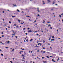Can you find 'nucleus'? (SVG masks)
Returning a JSON list of instances; mask_svg holds the SVG:
<instances>
[{"label": "nucleus", "instance_id": "f257e3e1", "mask_svg": "<svg viewBox=\"0 0 63 63\" xmlns=\"http://www.w3.org/2000/svg\"><path fill=\"white\" fill-rule=\"evenodd\" d=\"M22 56L23 57V59H25V58H24V57H25V55H23V54H22Z\"/></svg>", "mask_w": 63, "mask_h": 63}, {"label": "nucleus", "instance_id": "f03ea898", "mask_svg": "<svg viewBox=\"0 0 63 63\" xmlns=\"http://www.w3.org/2000/svg\"><path fill=\"white\" fill-rule=\"evenodd\" d=\"M32 31H31V30H30L28 31V32L29 33V32H32Z\"/></svg>", "mask_w": 63, "mask_h": 63}, {"label": "nucleus", "instance_id": "7ed1b4c3", "mask_svg": "<svg viewBox=\"0 0 63 63\" xmlns=\"http://www.w3.org/2000/svg\"><path fill=\"white\" fill-rule=\"evenodd\" d=\"M37 11H38V12H40V10H39V8H37Z\"/></svg>", "mask_w": 63, "mask_h": 63}, {"label": "nucleus", "instance_id": "20e7f679", "mask_svg": "<svg viewBox=\"0 0 63 63\" xmlns=\"http://www.w3.org/2000/svg\"><path fill=\"white\" fill-rule=\"evenodd\" d=\"M12 32H13V33L14 34H15V31H14V30H12Z\"/></svg>", "mask_w": 63, "mask_h": 63}, {"label": "nucleus", "instance_id": "39448f33", "mask_svg": "<svg viewBox=\"0 0 63 63\" xmlns=\"http://www.w3.org/2000/svg\"><path fill=\"white\" fill-rule=\"evenodd\" d=\"M33 41V39H32L31 40H30V42H32Z\"/></svg>", "mask_w": 63, "mask_h": 63}, {"label": "nucleus", "instance_id": "423d86ee", "mask_svg": "<svg viewBox=\"0 0 63 63\" xmlns=\"http://www.w3.org/2000/svg\"><path fill=\"white\" fill-rule=\"evenodd\" d=\"M47 1L49 3L50 2V1L49 0H47Z\"/></svg>", "mask_w": 63, "mask_h": 63}, {"label": "nucleus", "instance_id": "0eeeda50", "mask_svg": "<svg viewBox=\"0 0 63 63\" xmlns=\"http://www.w3.org/2000/svg\"><path fill=\"white\" fill-rule=\"evenodd\" d=\"M12 17H16V16H12Z\"/></svg>", "mask_w": 63, "mask_h": 63}, {"label": "nucleus", "instance_id": "6e6552de", "mask_svg": "<svg viewBox=\"0 0 63 63\" xmlns=\"http://www.w3.org/2000/svg\"><path fill=\"white\" fill-rule=\"evenodd\" d=\"M17 12H20V11H19V10L18 9L17 10Z\"/></svg>", "mask_w": 63, "mask_h": 63}, {"label": "nucleus", "instance_id": "1a4fd4ad", "mask_svg": "<svg viewBox=\"0 0 63 63\" xmlns=\"http://www.w3.org/2000/svg\"><path fill=\"white\" fill-rule=\"evenodd\" d=\"M26 29L25 28H23V30H24V31H25V30Z\"/></svg>", "mask_w": 63, "mask_h": 63}, {"label": "nucleus", "instance_id": "9d476101", "mask_svg": "<svg viewBox=\"0 0 63 63\" xmlns=\"http://www.w3.org/2000/svg\"><path fill=\"white\" fill-rule=\"evenodd\" d=\"M52 39H54V36H52Z\"/></svg>", "mask_w": 63, "mask_h": 63}, {"label": "nucleus", "instance_id": "9b49d317", "mask_svg": "<svg viewBox=\"0 0 63 63\" xmlns=\"http://www.w3.org/2000/svg\"><path fill=\"white\" fill-rule=\"evenodd\" d=\"M46 57H47V58H49V57H48V56H46Z\"/></svg>", "mask_w": 63, "mask_h": 63}, {"label": "nucleus", "instance_id": "f8f14e48", "mask_svg": "<svg viewBox=\"0 0 63 63\" xmlns=\"http://www.w3.org/2000/svg\"><path fill=\"white\" fill-rule=\"evenodd\" d=\"M16 28H18V26L17 25V26L16 27Z\"/></svg>", "mask_w": 63, "mask_h": 63}, {"label": "nucleus", "instance_id": "ddd939ff", "mask_svg": "<svg viewBox=\"0 0 63 63\" xmlns=\"http://www.w3.org/2000/svg\"><path fill=\"white\" fill-rule=\"evenodd\" d=\"M51 39V38H50L48 40H49V41H50V40Z\"/></svg>", "mask_w": 63, "mask_h": 63}, {"label": "nucleus", "instance_id": "4468645a", "mask_svg": "<svg viewBox=\"0 0 63 63\" xmlns=\"http://www.w3.org/2000/svg\"><path fill=\"white\" fill-rule=\"evenodd\" d=\"M49 26H51V25L50 24H49L48 26V27H49Z\"/></svg>", "mask_w": 63, "mask_h": 63}, {"label": "nucleus", "instance_id": "2eb2a0df", "mask_svg": "<svg viewBox=\"0 0 63 63\" xmlns=\"http://www.w3.org/2000/svg\"><path fill=\"white\" fill-rule=\"evenodd\" d=\"M60 17H62V16L61 15H59Z\"/></svg>", "mask_w": 63, "mask_h": 63}, {"label": "nucleus", "instance_id": "dca6fc26", "mask_svg": "<svg viewBox=\"0 0 63 63\" xmlns=\"http://www.w3.org/2000/svg\"><path fill=\"white\" fill-rule=\"evenodd\" d=\"M5 43H6V44H8V41H6L5 42Z\"/></svg>", "mask_w": 63, "mask_h": 63}, {"label": "nucleus", "instance_id": "f3484780", "mask_svg": "<svg viewBox=\"0 0 63 63\" xmlns=\"http://www.w3.org/2000/svg\"><path fill=\"white\" fill-rule=\"evenodd\" d=\"M54 3H55V2H54V1H53V4H54Z\"/></svg>", "mask_w": 63, "mask_h": 63}, {"label": "nucleus", "instance_id": "a211bd4d", "mask_svg": "<svg viewBox=\"0 0 63 63\" xmlns=\"http://www.w3.org/2000/svg\"><path fill=\"white\" fill-rule=\"evenodd\" d=\"M14 50H15V49H13L12 50V51H14Z\"/></svg>", "mask_w": 63, "mask_h": 63}, {"label": "nucleus", "instance_id": "6ab92c4d", "mask_svg": "<svg viewBox=\"0 0 63 63\" xmlns=\"http://www.w3.org/2000/svg\"><path fill=\"white\" fill-rule=\"evenodd\" d=\"M12 35H13V36H15V34H12Z\"/></svg>", "mask_w": 63, "mask_h": 63}, {"label": "nucleus", "instance_id": "aec40b11", "mask_svg": "<svg viewBox=\"0 0 63 63\" xmlns=\"http://www.w3.org/2000/svg\"><path fill=\"white\" fill-rule=\"evenodd\" d=\"M18 21L19 22H20V20H18Z\"/></svg>", "mask_w": 63, "mask_h": 63}, {"label": "nucleus", "instance_id": "412c9836", "mask_svg": "<svg viewBox=\"0 0 63 63\" xmlns=\"http://www.w3.org/2000/svg\"><path fill=\"white\" fill-rule=\"evenodd\" d=\"M15 37H16V38L17 39V36H15Z\"/></svg>", "mask_w": 63, "mask_h": 63}, {"label": "nucleus", "instance_id": "4be33fe9", "mask_svg": "<svg viewBox=\"0 0 63 63\" xmlns=\"http://www.w3.org/2000/svg\"><path fill=\"white\" fill-rule=\"evenodd\" d=\"M44 62V63H47V62H46V61H44V62Z\"/></svg>", "mask_w": 63, "mask_h": 63}, {"label": "nucleus", "instance_id": "5701e85b", "mask_svg": "<svg viewBox=\"0 0 63 63\" xmlns=\"http://www.w3.org/2000/svg\"><path fill=\"white\" fill-rule=\"evenodd\" d=\"M59 58H58V59H57V61H59Z\"/></svg>", "mask_w": 63, "mask_h": 63}, {"label": "nucleus", "instance_id": "b1692460", "mask_svg": "<svg viewBox=\"0 0 63 63\" xmlns=\"http://www.w3.org/2000/svg\"><path fill=\"white\" fill-rule=\"evenodd\" d=\"M51 41H54V39H51Z\"/></svg>", "mask_w": 63, "mask_h": 63}, {"label": "nucleus", "instance_id": "393cba45", "mask_svg": "<svg viewBox=\"0 0 63 63\" xmlns=\"http://www.w3.org/2000/svg\"><path fill=\"white\" fill-rule=\"evenodd\" d=\"M50 28L51 29H52V28L51 27H50Z\"/></svg>", "mask_w": 63, "mask_h": 63}, {"label": "nucleus", "instance_id": "a878e982", "mask_svg": "<svg viewBox=\"0 0 63 63\" xmlns=\"http://www.w3.org/2000/svg\"><path fill=\"white\" fill-rule=\"evenodd\" d=\"M45 40H43V43H45Z\"/></svg>", "mask_w": 63, "mask_h": 63}, {"label": "nucleus", "instance_id": "bb28decb", "mask_svg": "<svg viewBox=\"0 0 63 63\" xmlns=\"http://www.w3.org/2000/svg\"><path fill=\"white\" fill-rule=\"evenodd\" d=\"M10 42V41H8V42H8V43H9V42Z\"/></svg>", "mask_w": 63, "mask_h": 63}, {"label": "nucleus", "instance_id": "cd10ccee", "mask_svg": "<svg viewBox=\"0 0 63 63\" xmlns=\"http://www.w3.org/2000/svg\"><path fill=\"white\" fill-rule=\"evenodd\" d=\"M39 45H40V43H38V45L39 46Z\"/></svg>", "mask_w": 63, "mask_h": 63}, {"label": "nucleus", "instance_id": "c85d7f7f", "mask_svg": "<svg viewBox=\"0 0 63 63\" xmlns=\"http://www.w3.org/2000/svg\"><path fill=\"white\" fill-rule=\"evenodd\" d=\"M26 41H27V42H28V39H27Z\"/></svg>", "mask_w": 63, "mask_h": 63}, {"label": "nucleus", "instance_id": "c756f323", "mask_svg": "<svg viewBox=\"0 0 63 63\" xmlns=\"http://www.w3.org/2000/svg\"><path fill=\"white\" fill-rule=\"evenodd\" d=\"M8 27V28H11V27Z\"/></svg>", "mask_w": 63, "mask_h": 63}, {"label": "nucleus", "instance_id": "7c9ffc66", "mask_svg": "<svg viewBox=\"0 0 63 63\" xmlns=\"http://www.w3.org/2000/svg\"><path fill=\"white\" fill-rule=\"evenodd\" d=\"M14 7H15V6H16V5H14Z\"/></svg>", "mask_w": 63, "mask_h": 63}, {"label": "nucleus", "instance_id": "2f4dec72", "mask_svg": "<svg viewBox=\"0 0 63 63\" xmlns=\"http://www.w3.org/2000/svg\"><path fill=\"white\" fill-rule=\"evenodd\" d=\"M45 22V21L43 20V23H44Z\"/></svg>", "mask_w": 63, "mask_h": 63}, {"label": "nucleus", "instance_id": "473e14b6", "mask_svg": "<svg viewBox=\"0 0 63 63\" xmlns=\"http://www.w3.org/2000/svg\"><path fill=\"white\" fill-rule=\"evenodd\" d=\"M5 48H8V47H5Z\"/></svg>", "mask_w": 63, "mask_h": 63}, {"label": "nucleus", "instance_id": "72a5a7b5", "mask_svg": "<svg viewBox=\"0 0 63 63\" xmlns=\"http://www.w3.org/2000/svg\"><path fill=\"white\" fill-rule=\"evenodd\" d=\"M1 56H3V54H1Z\"/></svg>", "mask_w": 63, "mask_h": 63}, {"label": "nucleus", "instance_id": "f704fd0d", "mask_svg": "<svg viewBox=\"0 0 63 63\" xmlns=\"http://www.w3.org/2000/svg\"><path fill=\"white\" fill-rule=\"evenodd\" d=\"M28 30H29V29H30V28H28Z\"/></svg>", "mask_w": 63, "mask_h": 63}, {"label": "nucleus", "instance_id": "c9c22d12", "mask_svg": "<svg viewBox=\"0 0 63 63\" xmlns=\"http://www.w3.org/2000/svg\"><path fill=\"white\" fill-rule=\"evenodd\" d=\"M23 23H24V22H23V23H21V24H23Z\"/></svg>", "mask_w": 63, "mask_h": 63}, {"label": "nucleus", "instance_id": "e433bc0d", "mask_svg": "<svg viewBox=\"0 0 63 63\" xmlns=\"http://www.w3.org/2000/svg\"><path fill=\"white\" fill-rule=\"evenodd\" d=\"M37 16H40V15L39 14L37 15Z\"/></svg>", "mask_w": 63, "mask_h": 63}, {"label": "nucleus", "instance_id": "4c0bfd02", "mask_svg": "<svg viewBox=\"0 0 63 63\" xmlns=\"http://www.w3.org/2000/svg\"><path fill=\"white\" fill-rule=\"evenodd\" d=\"M11 23V21H9V23Z\"/></svg>", "mask_w": 63, "mask_h": 63}, {"label": "nucleus", "instance_id": "58836bf2", "mask_svg": "<svg viewBox=\"0 0 63 63\" xmlns=\"http://www.w3.org/2000/svg\"><path fill=\"white\" fill-rule=\"evenodd\" d=\"M41 52H43V51L41 50Z\"/></svg>", "mask_w": 63, "mask_h": 63}, {"label": "nucleus", "instance_id": "ea45409f", "mask_svg": "<svg viewBox=\"0 0 63 63\" xmlns=\"http://www.w3.org/2000/svg\"><path fill=\"white\" fill-rule=\"evenodd\" d=\"M45 52H46V51H44V52H43V53H45Z\"/></svg>", "mask_w": 63, "mask_h": 63}, {"label": "nucleus", "instance_id": "a19ab883", "mask_svg": "<svg viewBox=\"0 0 63 63\" xmlns=\"http://www.w3.org/2000/svg\"><path fill=\"white\" fill-rule=\"evenodd\" d=\"M0 42V44H2V43L1 42Z\"/></svg>", "mask_w": 63, "mask_h": 63}, {"label": "nucleus", "instance_id": "79ce46f5", "mask_svg": "<svg viewBox=\"0 0 63 63\" xmlns=\"http://www.w3.org/2000/svg\"><path fill=\"white\" fill-rule=\"evenodd\" d=\"M54 61V59H52V61Z\"/></svg>", "mask_w": 63, "mask_h": 63}, {"label": "nucleus", "instance_id": "37998d69", "mask_svg": "<svg viewBox=\"0 0 63 63\" xmlns=\"http://www.w3.org/2000/svg\"><path fill=\"white\" fill-rule=\"evenodd\" d=\"M43 49H45V47H43Z\"/></svg>", "mask_w": 63, "mask_h": 63}, {"label": "nucleus", "instance_id": "c03bdc74", "mask_svg": "<svg viewBox=\"0 0 63 63\" xmlns=\"http://www.w3.org/2000/svg\"><path fill=\"white\" fill-rule=\"evenodd\" d=\"M50 22H47V23H50Z\"/></svg>", "mask_w": 63, "mask_h": 63}, {"label": "nucleus", "instance_id": "a18cd8bd", "mask_svg": "<svg viewBox=\"0 0 63 63\" xmlns=\"http://www.w3.org/2000/svg\"><path fill=\"white\" fill-rule=\"evenodd\" d=\"M53 62H56V61L54 60V61H53Z\"/></svg>", "mask_w": 63, "mask_h": 63}, {"label": "nucleus", "instance_id": "49530a36", "mask_svg": "<svg viewBox=\"0 0 63 63\" xmlns=\"http://www.w3.org/2000/svg\"><path fill=\"white\" fill-rule=\"evenodd\" d=\"M36 35H37V36H38V35H39V34H36Z\"/></svg>", "mask_w": 63, "mask_h": 63}, {"label": "nucleus", "instance_id": "de8ad7c7", "mask_svg": "<svg viewBox=\"0 0 63 63\" xmlns=\"http://www.w3.org/2000/svg\"><path fill=\"white\" fill-rule=\"evenodd\" d=\"M22 50H24V49H22Z\"/></svg>", "mask_w": 63, "mask_h": 63}, {"label": "nucleus", "instance_id": "09e8293b", "mask_svg": "<svg viewBox=\"0 0 63 63\" xmlns=\"http://www.w3.org/2000/svg\"><path fill=\"white\" fill-rule=\"evenodd\" d=\"M2 37H4V35H3L2 36Z\"/></svg>", "mask_w": 63, "mask_h": 63}, {"label": "nucleus", "instance_id": "8fccbe9b", "mask_svg": "<svg viewBox=\"0 0 63 63\" xmlns=\"http://www.w3.org/2000/svg\"><path fill=\"white\" fill-rule=\"evenodd\" d=\"M41 31L42 32H44V31Z\"/></svg>", "mask_w": 63, "mask_h": 63}, {"label": "nucleus", "instance_id": "3c124183", "mask_svg": "<svg viewBox=\"0 0 63 63\" xmlns=\"http://www.w3.org/2000/svg\"><path fill=\"white\" fill-rule=\"evenodd\" d=\"M48 45L49 46H50V44H49L48 43Z\"/></svg>", "mask_w": 63, "mask_h": 63}, {"label": "nucleus", "instance_id": "603ef678", "mask_svg": "<svg viewBox=\"0 0 63 63\" xmlns=\"http://www.w3.org/2000/svg\"><path fill=\"white\" fill-rule=\"evenodd\" d=\"M14 26H16V24H15L14 25Z\"/></svg>", "mask_w": 63, "mask_h": 63}, {"label": "nucleus", "instance_id": "864d4df0", "mask_svg": "<svg viewBox=\"0 0 63 63\" xmlns=\"http://www.w3.org/2000/svg\"><path fill=\"white\" fill-rule=\"evenodd\" d=\"M2 13H4V11H3L2 12Z\"/></svg>", "mask_w": 63, "mask_h": 63}, {"label": "nucleus", "instance_id": "5fc2aeb1", "mask_svg": "<svg viewBox=\"0 0 63 63\" xmlns=\"http://www.w3.org/2000/svg\"><path fill=\"white\" fill-rule=\"evenodd\" d=\"M25 34H26V35H27V33H25Z\"/></svg>", "mask_w": 63, "mask_h": 63}, {"label": "nucleus", "instance_id": "6e6d98bb", "mask_svg": "<svg viewBox=\"0 0 63 63\" xmlns=\"http://www.w3.org/2000/svg\"><path fill=\"white\" fill-rule=\"evenodd\" d=\"M19 53H20V54H21V53L20 52H19Z\"/></svg>", "mask_w": 63, "mask_h": 63}, {"label": "nucleus", "instance_id": "4d7b16f0", "mask_svg": "<svg viewBox=\"0 0 63 63\" xmlns=\"http://www.w3.org/2000/svg\"><path fill=\"white\" fill-rule=\"evenodd\" d=\"M44 57H42V59H44Z\"/></svg>", "mask_w": 63, "mask_h": 63}, {"label": "nucleus", "instance_id": "13d9d810", "mask_svg": "<svg viewBox=\"0 0 63 63\" xmlns=\"http://www.w3.org/2000/svg\"><path fill=\"white\" fill-rule=\"evenodd\" d=\"M55 5H56V6H57V4H55Z\"/></svg>", "mask_w": 63, "mask_h": 63}, {"label": "nucleus", "instance_id": "bf43d9fd", "mask_svg": "<svg viewBox=\"0 0 63 63\" xmlns=\"http://www.w3.org/2000/svg\"><path fill=\"white\" fill-rule=\"evenodd\" d=\"M20 52H23V51H20Z\"/></svg>", "mask_w": 63, "mask_h": 63}, {"label": "nucleus", "instance_id": "052dcab7", "mask_svg": "<svg viewBox=\"0 0 63 63\" xmlns=\"http://www.w3.org/2000/svg\"><path fill=\"white\" fill-rule=\"evenodd\" d=\"M1 34H3V32H2Z\"/></svg>", "mask_w": 63, "mask_h": 63}, {"label": "nucleus", "instance_id": "680f3d73", "mask_svg": "<svg viewBox=\"0 0 63 63\" xmlns=\"http://www.w3.org/2000/svg\"><path fill=\"white\" fill-rule=\"evenodd\" d=\"M41 45H42V43H40V46H41Z\"/></svg>", "mask_w": 63, "mask_h": 63}, {"label": "nucleus", "instance_id": "e2e57ef3", "mask_svg": "<svg viewBox=\"0 0 63 63\" xmlns=\"http://www.w3.org/2000/svg\"><path fill=\"white\" fill-rule=\"evenodd\" d=\"M6 30H8V29L6 28Z\"/></svg>", "mask_w": 63, "mask_h": 63}, {"label": "nucleus", "instance_id": "0e129e2a", "mask_svg": "<svg viewBox=\"0 0 63 63\" xmlns=\"http://www.w3.org/2000/svg\"><path fill=\"white\" fill-rule=\"evenodd\" d=\"M24 42H26V41H25V40H24Z\"/></svg>", "mask_w": 63, "mask_h": 63}, {"label": "nucleus", "instance_id": "69168bd1", "mask_svg": "<svg viewBox=\"0 0 63 63\" xmlns=\"http://www.w3.org/2000/svg\"><path fill=\"white\" fill-rule=\"evenodd\" d=\"M2 51V50L0 49V51Z\"/></svg>", "mask_w": 63, "mask_h": 63}, {"label": "nucleus", "instance_id": "338daca9", "mask_svg": "<svg viewBox=\"0 0 63 63\" xmlns=\"http://www.w3.org/2000/svg\"><path fill=\"white\" fill-rule=\"evenodd\" d=\"M58 39H60V38H58Z\"/></svg>", "mask_w": 63, "mask_h": 63}, {"label": "nucleus", "instance_id": "774afa93", "mask_svg": "<svg viewBox=\"0 0 63 63\" xmlns=\"http://www.w3.org/2000/svg\"><path fill=\"white\" fill-rule=\"evenodd\" d=\"M30 63H32V61H31Z\"/></svg>", "mask_w": 63, "mask_h": 63}]
</instances>
